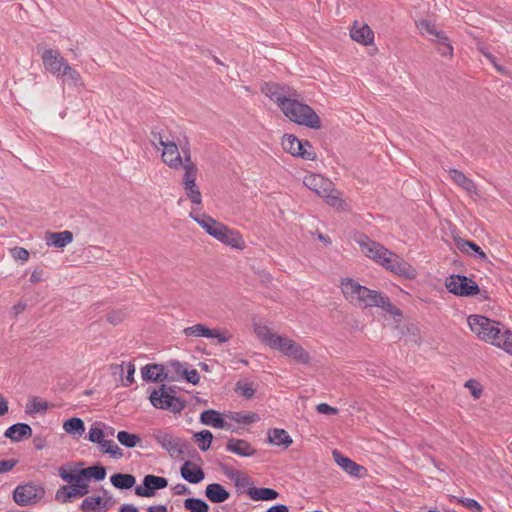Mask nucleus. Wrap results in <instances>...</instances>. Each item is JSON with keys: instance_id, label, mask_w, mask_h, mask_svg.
<instances>
[{"instance_id": "obj_4", "label": "nucleus", "mask_w": 512, "mask_h": 512, "mask_svg": "<svg viewBox=\"0 0 512 512\" xmlns=\"http://www.w3.org/2000/svg\"><path fill=\"white\" fill-rule=\"evenodd\" d=\"M303 183L308 189L323 198L329 206L336 209L343 207L344 201L341 194L329 179L319 174H310L305 176Z\"/></svg>"}, {"instance_id": "obj_40", "label": "nucleus", "mask_w": 512, "mask_h": 512, "mask_svg": "<svg viewBox=\"0 0 512 512\" xmlns=\"http://www.w3.org/2000/svg\"><path fill=\"white\" fill-rule=\"evenodd\" d=\"M117 439L121 443V445H123L127 448H134L141 442L140 436H138L136 434L129 433L124 430L119 431L117 433Z\"/></svg>"}, {"instance_id": "obj_29", "label": "nucleus", "mask_w": 512, "mask_h": 512, "mask_svg": "<svg viewBox=\"0 0 512 512\" xmlns=\"http://www.w3.org/2000/svg\"><path fill=\"white\" fill-rule=\"evenodd\" d=\"M449 176L456 185H458L468 193H476L477 188L475 183L471 179L466 177L464 173H462L460 170L450 169Z\"/></svg>"}, {"instance_id": "obj_52", "label": "nucleus", "mask_w": 512, "mask_h": 512, "mask_svg": "<svg viewBox=\"0 0 512 512\" xmlns=\"http://www.w3.org/2000/svg\"><path fill=\"white\" fill-rule=\"evenodd\" d=\"M75 484L70 486V490L72 493L73 498L74 497H83L89 492V487L86 483L82 481L80 482H74Z\"/></svg>"}, {"instance_id": "obj_7", "label": "nucleus", "mask_w": 512, "mask_h": 512, "mask_svg": "<svg viewBox=\"0 0 512 512\" xmlns=\"http://www.w3.org/2000/svg\"><path fill=\"white\" fill-rule=\"evenodd\" d=\"M45 494V489L41 485L33 483L20 484L13 491V500L22 507L33 506L39 503Z\"/></svg>"}, {"instance_id": "obj_34", "label": "nucleus", "mask_w": 512, "mask_h": 512, "mask_svg": "<svg viewBox=\"0 0 512 512\" xmlns=\"http://www.w3.org/2000/svg\"><path fill=\"white\" fill-rule=\"evenodd\" d=\"M492 344L512 354V332L500 328Z\"/></svg>"}, {"instance_id": "obj_48", "label": "nucleus", "mask_w": 512, "mask_h": 512, "mask_svg": "<svg viewBox=\"0 0 512 512\" xmlns=\"http://www.w3.org/2000/svg\"><path fill=\"white\" fill-rule=\"evenodd\" d=\"M59 476L61 477V479L63 481L68 482V483L82 481V475H80V470L79 471L73 470V471L69 472L65 467H60L59 468Z\"/></svg>"}, {"instance_id": "obj_36", "label": "nucleus", "mask_w": 512, "mask_h": 512, "mask_svg": "<svg viewBox=\"0 0 512 512\" xmlns=\"http://www.w3.org/2000/svg\"><path fill=\"white\" fill-rule=\"evenodd\" d=\"M171 366H173L178 373H182L185 380L193 385H196L200 381V375L197 370H187L183 367V365L178 361H172Z\"/></svg>"}, {"instance_id": "obj_62", "label": "nucleus", "mask_w": 512, "mask_h": 512, "mask_svg": "<svg viewBox=\"0 0 512 512\" xmlns=\"http://www.w3.org/2000/svg\"><path fill=\"white\" fill-rule=\"evenodd\" d=\"M17 465V460L15 459H5L0 460V474L6 473L12 470Z\"/></svg>"}, {"instance_id": "obj_5", "label": "nucleus", "mask_w": 512, "mask_h": 512, "mask_svg": "<svg viewBox=\"0 0 512 512\" xmlns=\"http://www.w3.org/2000/svg\"><path fill=\"white\" fill-rule=\"evenodd\" d=\"M150 401L155 408L169 410L173 413H180L185 408V402L175 396L174 388L165 384H162L159 389L153 390Z\"/></svg>"}, {"instance_id": "obj_16", "label": "nucleus", "mask_w": 512, "mask_h": 512, "mask_svg": "<svg viewBox=\"0 0 512 512\" xmlns=\"http://www.w3.org/2000/svg\"><path fill=\"white\" fill-rule=\"evenodd\" d=\"M162 148V161L171 169L177 170L181 168L182 156L179 152L178 145L175 142L170 141L169 143H166Z\"/></svg>"}, {"instance_id": "obj_31", "label": "nucleus", "mask_w": 512, "mask_h": 512, "mask_svg": "<svg viewBox=\"0 0 512 512\" xmlns=\"http://www.w3.org/2000/svg\"><path fill=\"white\" fill-rule=\"evenodd\" d=\"M247 495L254 501H271L277 499L279 493L272 488L250 487Z\"/></svg>"}, {"instance_id": "obj_12", "label": "nucleus", "mask_w": 512, "mask_h": 512, "mask_svg": "<svg viewBox=\"0 0 512 512\" xmlns=\"http://www.w3.org/2000/svg\"><path fill=\"white\" fill-rule=\"evenodd\" d=\"M214 238L235 249L242 250L245 247V242L240 232L229 228L223 223L219 226Z\"/></svg>"}, {"instance_id": "obj_38", "label": "nucleus", "mask_w": 512, "mask_h": 512, "mask_svg": "<svg viewBox=\"0 0 512 512\" xmlns=\"http://www.w3.org/2000/svg\"><path fill=\"white\" fill-rule=\"evenodd\" d=\"M82 480L85 478H93L96 481H101L106 477V468L103 466H91L80 470Z\"/></svg>"}, {"instance_id": "obj_47", "label": "nucleus", "mask_w": 512, "mask_h": 512, "mask_svg": "<svg viewBox=\"0 0 512 512\" xmlns=\"http://www.w3.org/2000/svg\"><path fill=\"white\" fill-rule=\"evenodd\" d=\"M186 196L188 199L195 205H200L202 203V195L197 186V184L191 185H183Z\"/></svg>"}, {"instance_id": "obj_11", "label": "nucleus", "mask_w": 512, "mask_h": 512, "mask_svg": "<svg viewBox=\"0 0 512 512\" xmlns=\"http://www.w3.org/2000/svg\"><path fill=\"white\" fill-rule=\"evenodd\" d=\"M167 485L166 478L148 474L144 477L142 484L136 486L135 494L141 497H153L156 490L164 489Z\"/></svg>"}, {"instance_id": "obj_53", "label": "nucleus", "mask_w": 512, "mask_h": 512, "mask_svg": "<svg viewBox=\"0 0 512 512\" xmlns=\"http://www.w3.org/2000/svg\"><path fill=\"white\" fill-rule=\"evenodd\" d=\"M72 498H73V496H72V493L70 490V486H68V485H63L56 492V495H55V499L62 503H68L71 501Z\"/></svg>"}, {"instance_id": "obj_35", "label": "nucleus", "mask_w": 512, "mask_h": 512, "mask_svg": "<svg viewBox=\"0 0 512 512\" xmlns=\"http://www.w3.org/2000/svg\"><path fill=\"white\" fill-rule=\"evenodd\" d=\"M226 417L237 423L243 424H251L260 420L259 415L254 412H229L226 414Z\"/></svg>"}, {"instance_id": "obj_13", "label": "nucleus", "mask_w": 512, "mask_h": 512, "mask_svg": "<svg viewBox=\"0 0 512 512\" xmlns=\"http://www.w3.org/2000/svg\"><path fill=\"white\" fill-rule=\"evenodd\" d=\"M183 334L186 337H205V338H216L219 343H225L230 339V335L221 333L218 330L210 329L204 324H195L190 327H186L183 330Z\"/></svg>"}, {"instance_id": "obj_56", "label": "nucleus", "mask_w": 512, "mask_h": 512, "mask_svg": "<svg viewBox=\"0 0 512 512\" xmlns=\"http://www.w3.org/2000/svg\"><path fill=\"white\" fill-rule=\"evenodd\" d=\"M198 168L184 169V176L182 180L183 185H191L196 183Z\"/></svg>"}, {"instance_id": "obj_22", "label": "nucleus", "mask_w": 512, "mask_h": 512, "mask_svg": "<svg viewBox=\"0 0 512 512\" xmlns=\"http://www.w3.org/2000/svg\"><path fill=\"white\" fill-rule=\"evenodd\" d=\"M190 216L196 221L205 231L208 235L215 237L219 226H221V222L215 220L211 216L207 214H193L191 213Z\"/></svg>"}, {"instance_id": "obj_54", "label": "nucleus", "mask_w": 512, "mask_h": 512, "mask_svg": "<svg viewBox=\"0 0 512 512\" xmlns=\"http://www.w3.org/2000/svg\"><path fill=\"white\" fill-rule=\"evenodd\" d=\"M458 503H461L464 507L472 512H481L483 507L474 499L471 498H456Z\"/></svg>"}, {"instance_id": "obj_58", "label": "nucleus", "mask_w": 512, "mask_h": 512, "mask_svg": "<svg viewBox=\"0 0 512 512\" xmlns=\"http://www.w3.org/2000/svg\"><path fill=\"white\" fill-rule=\"evenodd\" d=\"M11 255L16 260H21L23 262L27 261L29 258V252L27 249L23 247H14L10 250Z\"/></svg>"}, {"instance_id": "obj_28", "label": "nucleus", "mask_w": 512, "mask_h": 512, "mask_svg": "<svg viewBox=\"0 0 512 512\" xmlns=\"http://www.w3.org/2000/svg\"><path fill=\"white\" fill-rule=\"evenodd\" d=\"M282 146L285 151L293 156H298L303 147L311 148V144L308 141L302 142L294 135H284Z\"/></svg>"}, {"instance_id": "obj_6", "label": "nucleus", "mask_w": 512, "mask_h": 512, "mask_svg": "<svg viewBox=\"0 0 512 512\" xmlns=\"http://www.w3.org/2000/svg\"><path fill=\"white\" fill-rule=\"evenodd\" d=\"M470 329L481 339L486 342L494 341L499 334L500 323L492 321L482 315H470L467 319Z\"/></svg>"}, {"instance_id": "obj_41", "label": "nucleus", "mask_w": 512, "mask_h": 512, "mask_svg": "<svg viewBox=\"0 0 512 512\" xmlns=\"http://www.w3.org/2000/svg\"><path fill=\"white\" fill-rule=\"evenodd\" d=\"M101 504H102V497L90 496L83 500L80 508L83 512H102Z\"/></svg>"}, {"instance_id": "obj_39", "label": "nucleus", "mask_w": 512, "mask_h": 512, "mask_svg": "<svg viewBox=\"0 0 512 512\" xmlns=\"http://www.w3.org/2000/svg\"><path fill=\"white\" fill-rule=\"evenodd\" d=\"M103 453L110 454L114 459H120L123 456L122 449L113 440H102L98 444Z\"/></svg>"}, {"instance_id": "obj_33", "label": "nucleus", "mask_w": 512, "mask_h": 512, "mask_svg": "<svg viewBox=\"0 0 512 512\" xmlns=\"http://www.w3.org/2000/svg\"><path fill=\"white\" fill-rule=\"evenodd\" d=\"M112 485L118 489H130L135 483L136 479L131 474L116 473L110 477Z\"/></svg>"}, {"instance_id": "obj_30", "label": "nucleus", "mask_w": 512, "mask_h": 512, "mask_svg": "<svg viewBox=\"0 0 512 512\" xmlns=\"http://www.w3.org/2000/svg\"><path fill=\"white\" fill-rule=\"evenodd\" d=\"M268 440L271 444L288 448L293 440L284 429L274 428L268 431Z\"/></svg>"}, {"instance_id": "obj_17", "label": "nucleus", "mask_w": 512, "mask_h": 512, "mask_svg": "<svg viewBox=\"0 0 512 512\" xmlns=\"http://www.w3.org/2000/svg\"><path fill=\"white\" fill-rule=\"evenodd\" d=\"M226 450L241 457H252L257 451L244 439L230 438L226 443Z\"/></svg>"}, {"instance_id": "obj_44", "label": "nucleus", "mask_w": 512, "mask_h": 512, "mask_svg": "<svg viewBox=\"0 0 512 512\" xmlns=\"http://www.w3.org/2000/svg\"><path fill=\"white\" fill-rule=\"evenodd\" d=\"M254 331L261 342L265 343L269 347L270 342L277 336V334L272 333L266 325H256Z\"/></svg>"}, {"instance_id": "obj_55", "label": "nucleus", "mask_w": 512, "mask_h": 512, "mask_svg": "<svg viewBox=\"0 0 512 512\" xmlns=\"http://www.w3.org/2000/svg\"><path fill=\"white\" fill-rule=\"evenodd\" d=\"M465 387L468 388L475 399H479L482 395L483 389L479 382L474 379H470L465 383Z\"/></svg>"}, {"instance_id": "obj_61", "label": "nucleus", "mask_w": 512, "mask_h": 512, "mask_svg": "<svg viewBox=\"0 0 512 512\" xmlns=\"http://www.w3.org/2000/svg\"><path fill=\"white\" fill-rule=\"evenodd\" d=\"M224 473L231 480H234L236 482V485H239L240 483L248 481V478L246 476H243L240 478V472H238V471L224 469Z\"/></svg>"}, {"instance_id": "obj_37", "label": "nucleus", "mask_w": 512, "mask_h": 512, "mask_svg": "<svg viewBox=\"0 0 512 512\" xmlns=\"http://www.w3.org/2000/svg\"><path fill=\"white\" fill-rule=\"evenodd\" d=\"M184 508L189 512H208L209 505L200 498H187L184 500Z\"/></svg>"}, {"instance_id": "obj_15", "label": "nucleus", "mask_w": 512, "mask_h": 512, "mask_svg": "<svg viewBox=\"0 0 512 512\" xmlns=\"http://www.w3.org/2000/svg\"><path fill=\"white\" fill-rule=\"evenodd\" d=\"M155 441L171 455L182 454L183 446L180 439L170 433L164 431H157L153 434Z\"/></svg>"}, {"instance_id": "obj_51", "label": "nucleus", "mask_w": 512, "mask_h": 512, "mask_svg": "<svg viewBox=\"0 0 512 512\" xmlns=\"http://www.w3.org/2000/svg\"><path fill=\"white\" fill-rule=\"evenodd\" d=\"M236 391L239 392L247 399H251L255 394V389L252 383L238 382L236 384Z\"/></svg>"}, {"instance_id": "obj_18", "label": "nucleus", "mask_w": 512, "mask_h": 512, "mask_svg": "<svg viewBox=\"0 0 512 512\" xmlns=\"http://www.w3.org/2000/svg\"><path fill=\"white\" fill-rule=\"evenodd\" d=\"M200 422L216 429H231V425L223 419L221 413L214 409L203 411L200 414Z\"/></svg>"}, {"instance_id": "obj_19", "label": "nucleus", "mask_w": 512, "mask_h": 512, "mask_svg": "<svg viewBox=\"0 0 512 512\" xmlns=\"http://www.w3.org/2000/svg\"><path fill=\"white\" fill-rule=\"evenodd\" d=\"M4 436L12 442H20L32 436V428L26 423H15L7 428Z\"/></svg>"}, {"instance_id": "obj_14", "label": "nucleus", "mask_w": 512, "mask_h": 512, "mask_svg": "<svg viewBox=\"0 0 512 512\" xmlns=\"http://www.w3.org/2000/svg\"><path fill=\"white\" fill-rule=\"evenodd\" d=\"M41 58L44 68L51 74L57 76H60V73L67 63L57 50L50 48L44 49Z\"/></svg>"}, {"instance_id": "obj_1", "label": "nucleus", "mask_w": 512, "mask_h": 512, "mask_svg": "<svg viewBox=\"0 0 512 512\" xmlns=\"http://www.w3.org/2000/svg\"><path fill=\"white\" fill-rule=\"evenodd\" d=\"M340 287L344 298L354 306L360 308L379 307L390 313L396 321L402 317V311L379 291L371 290L352 278H342Z\"/></svg>"}, {"instance_id": "obj_21", "label": "nucleus", "mask_w": 512, "mask_h": 512, "mask_svg": "<svg viewBox=\"0 0 512 512\" xmlns=\"http://www.w3.org/2000/svg\"><path fill=\"white\" fill-rule=\"evenodd\" d=\"M180 473L186 481L192 484L201 482L205 477L203 470L190 461H186L182 465Z\"/></svg>"}, {"instance_id": "obj_26", "label": "nucleus", "mask_w": 512, "mask_h": 512, "mask_svg": "<svg viewBox=\"0 0 512 512\" xmlns=\"http://www.w3.org/2000/svg\"><path fill=\"white\" fill-rule=\"evenodd\" d=\"M205 495L212 503H222L230 497V493L218 483L209 484L206 487Z\"/></svg>"}, {"instance_id": "obj_32", "label": "nucleus", "mask_w": 512, "mask_h": 512, "mask_svg": "<svg viewBox=\"0 0 512 512\" xmlns=\"http://www.w3.org/2000/svg\"><path fill=\"white\" fill-rule=\"evenodd\" d=\"M63 429L69 435L80 437L85 431V425L82 419L72 417L63 423Z\"/></svg>"}, {"instance_id": "obj_60", "label": "nucleus", "mask_w": 512, "mask_h": 512, "mask_svg": "<svg viewBox=\"0 0 512 512\" xmlns=\"http://www.w3.org/2000/svg\"><path fill=\"white\" fill-rule=\"evenodd\" d=\"M316 411L320 414L335 415L338 413V409L328 405L327 403H320L316 406Z\"/></svg>"}, {"instance_id": "obj_27", "label": "nucleus", "mask_w": 512, "mask_h": 512, "mask_svg": "<svg viewBox=\"0 0 512 512\" xmlns=\"http://www.w3.org/2000/svg\"><path fill=\"white\" fill-rule=\"evenodd\" d=\"M73 240L72 232L66 230L61 232L48 233L46 236V243L49 246L63 248L70 244Z\"/></svg>"}, {"instance_id": "obj_46", "label": "nucleus", "mask_w": 512, "mask_h": 512, "mask_svg": "<svg viewBox=\"0 0 512 512\" xmlns=\"http://www.w3.org/2000/svg\"><path fill=\"white\" fill-rule=\"evenodd\" d=\"M103 424L100 422L94 423L88 433V440L92 443H102V440L105 437V432L102 429Z\"/></svg>"}, {"instance_id": "obj_63", "label": "nucleus", "mask_w": 512, "mask_h": 512, "mask_svg": "<svg viewBox=\"0 0 512 512\" xmlns=\"http://www.w3.org/2000/svg\"><path fill=\"white\" fill-rule=\"evenodd\" d=\"M126 382L123 383L124 386L128 387L134 382V373H135V366L131 362L127 363L126 365Z\"/></svg>"}, {"instance_id": "obj_2", "label": "nucleus", "mask_w": 512, "mask_h": 512, "mask_svg": "<svg viewBox=\"0 0 512 512\" xmlns=\"http://www.w3.org/2000/svg\"><path fill=\"white\" fill-rule=\"evenodd\" d=\"M356 242L365 256L373 259L387 270L400 276L410 277L413 272L411 266L395 253L386 249L382 244L371 240L366 235H360Z\"/></svg>"}, {"instance_id": "obj_59", "label": "nucleus", "mask_w": 512, "mask_h": 512, "mask_svg": "<svg viewBox=\"0 0 512 512\" xmlns=\"http://www.w3.org/2000/svg\"><path fill=\"white\" fill-rule=\"evenodd\" d=\"M151 134L153 137L152 144L157 149L159 146L164 147L166 143L170 142V140L164 138V135L161 133V131L152 130Z\"/></svg>"}, {"instance_id": "obj_45", "label": "nucleus", "mask_w": 512, "mask_h": 512, "mask_svg": "<svg viewBox=\"0 0 512 512\" xmlns=\"http://www.w3.org/2000/svg\"><path fill=\"white\" fill-rule=\"evenodd\" d=\"M200 450L207 451L212 443L213 434L209 430H202L195 435Z\"/></svg>"}, {"instance_id": "obj_23", "label": "nucleus", "mask_w": 512, "mask_h": 512, "mask_svg": "<svg viewBox=\"0 0 512 512\" xmlns=\"http://www.w3.org/2000/svg\"><path fill=\"white\" fill-rule=\"evenodd\" d=\"M164 370V366L161 364L146 365L141 369L142 378L150 382L163 381L168 378Z\"/></svg>"}, {"instance_id": "obj_49", "label": "nucleus", "mask_w": 512, "mask_h": 512, "mask_svg": "<svg viewBox=\"0 0 512 512\" xmlns=\"http://www.w3.org/2000/svg\"><path fill=\"white\" fill-rule=\"evenodd\" d=\"M62 77H67L74 84H79L81 82V76L77 70L72 68L68 63L64 66L62 72L60 73Z\"/></svg>"}, {"instance_id": "obj_25", "label": "nucleus", "mask_w": 512, "mask_h": 512, "mask_svg": "<svg viewBox=\"0 0 512 512\" xmlns=\"http://www.w3.org/2000/svg\"><path fill=\"white\" fill-rule=\"evenodd\" d=\"M456 245H457V248L462 253H466L468 255H473L474 257H476L482 261H488V257L485 254V252L476 243L469 241V240L459 239L456 241Z\"/></svg>"}, {"instance_id": "obj_10", "label": "nucleus", "mask_w": 512, "mask_h": 512, "mask_svg": "<svg viewBox=\"0 0 512 512\" xmlns=\"http://www.w3.org/2000/svg\"><path fill=\"white\" fill-rule=\"evenodd\" d=\"M261 90L267 97L276 102L280 109L291 96H298L296 91L289 86L280 85L278 83H265Z\"/></svg>"}, {"instance_id": "obj_24", "label": "nucleus", "mask_w": 512, "mask_h": 512, "mask_svg": "<svg viewBox=\"0 0 512 512\" xmlns=\"http://www.w3.org/2000/svg\"><path fill=\"white\" fill-rule=\"evenodd\" d=\"M333 458L335 462L349 475L358 476L359 471L363 469L362 466L352 461L350 458L343 456L339 451H333Z\"/></svg>"}, {"instance_id": "obj_20", "label": "nucleus", "mask_w": 512, "mask_h": 512, "mask_svg": "<svg viewBox=\"0 0 512 512\" xmlns=\"http://www.w3.org/2000/svg\"><path fill=\"white\" fill-rule=\"evenodd\" d=\"M350 36L353 40L363 45H369L374 40V34L370 27L366 24L358 25L357 22H355L350 30Z\"/></svg>"}, {"instance_id": "obj_42", "label": "nucleus", "mask_w": 512, "mask_h": 512, "mask_svg": "<svg viewBox=\"0 0 512 512\" xmlns=\"http://www.w3.org/2000/svg\"><path fill=\"white\" fill-rule=\"evenodd\" d=\"M48 409V403L46 401H42L37 397L31 398L27 405L25 412L34 415L36 413H44Z\"/></svg>"}, {"instance_id": "obj_8", "label": "nucleus", "mask_w": 512, "mask_h": 512, "mask_svg": "<svg viewBox=\"0 0 512 512\" xmlns=\"http://www.w3.org/2000/svg\"><path fill=\"white\" fill-rule=\"evenodd\" d=\"M417 28L423 36L430 37V39L435 41L439 46L445 45V49L438 48L442 56L451 57L453 55V46L448 36L442 30H438L435 24L427 20H420L417 22Z\"/></svg>"}, {"instance_id": "obj_43", "label": "nucleus", "mask_w": 512, "mask_h": 512, "mask_svg": "<svg viewBox=\"0 0 512 512\" xmlns=\"http://www.w3.org/2000/svg\"><path fill=\"white\" fill-rule=\"evenodd\" d=\"M293 342H294V340H292V339L277 335L276 338H274L270 342V348L280 351L282 354L285 355L287 353V351L289 350V347H290L289 344H292Z\"/></svg>"}, {"instance_id": "obj_57", "label": "nucleus", "mask_w": 512, "mask_h": 512, "mask_svg": "<svg viewBox=\"0 0 512 512\" xmlns=\"http://www.w3.org/2000/svg\"><path fill=\"white\" fill-rule=\"evenodd\" d=\"M126 317L123 310H113L107 315V321L113 325L120 324Z\"/></svg>"}, {"instance_id": "obj_3", "label": "nucleus", "mask_w": 512, "mask_h": 512, "mask_svg": "<svg viewBox=\"0 0 512 512\" xmlns=\"http://www.w3.org/2000/svg\"><path fill=\"white\" fill-rule=\"evenodd\" d=\"M281 111L291 121L304 125L313 129L321 127V121L315 111L307 104L301 103L297 96H291L289 100L283 104Z\"/></svg>"}, {"instance_id": "obj_50", "label": "nucleus", "mask_w": 512, "mask_h": 512, "mask_svg": "<svg viewBox=\"0 0 512 512\" xmlns=\"http://www.w3.org/2000/svg\"><path fill=\"white\" fill-rule=\"evenodd\" d=\"M291 357L301 364H308L310 361L309 353L300 344L294 348V353Z\"/></svg>"}, {"instance_id": "obj_9", "label": "nucleus", "mask_w": 512, "mask_h": 512, "mask_svg": "<svg viewBox=\"0 0 512 512\" xmlns=\"http://www.w3.org/2000/svg\"><path fill=\"white\" fill-rule=\"evenodd\" d=\"M445 286L450 293L458 296H473L479 293L478 284L463 275H451L446 278Z\"/></svg>"}, {"instance_id": "obj_64", "label": "nucleus", "mask_w": 512, "mask_h": 512, "mask_svg": "<svg viewBox=\"0 0 512 512\" xmlns=\"http://www.w3.org/2000/svg\"><path fill=\"white\" fill-rule=\"evenodd\" d=\"M298 157H301L305 160H314L315 159V152L313 151V148L309 147H303L298 155Z\"/></svg>"}]
</instances>
